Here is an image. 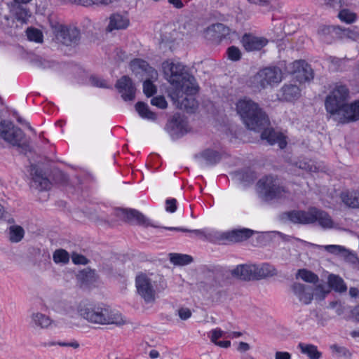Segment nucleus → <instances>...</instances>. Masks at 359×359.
Returning a JSON list of instances; mask_svg holds the SVG:
<instances>
[{"label": "nucleus", "mask_w": 359, "mask_h": 359, "mask_svg": "<svg viewBox=\"0 0 359 359\" xmlns=\"http://www.w3.org/2000/svg\"><path fill=\"white\" fill-rule=\"evenodd\" d=\"M236 109L250 130L260 132L265 126L269 125V120L266 113L257 103L251 100H239L236 104Z\"/></svg>", "instance_id": "1"}, {"label": "nucleus", "mask_w": 359, "mask_h": 359, "mask_svg": "<svg viewBox=\"0 0 359 359\" xmlns=\"http://www.w3.org/2000/svg\"><path fill=\"white\" fill-rule=\"evenodd\" d=\"M79 311L84 319L92 323L118 325L125 323L121 314L114 312L108 306L86 304L81 306Z\"/></svg>", "instance_id": "2"}, {"label": "nucleus", "mask_w": 359, "mask_h": 359, "mask_svg": "<svg viewBox=\"0 0 359 359\" xmlns=\"http://www.w3.org/2000/svg\"><path fill=\"white\" fill-rule=\"evenodd\" d=\"M198 90L199 86L191 74V69L187 66H181V92L185 95H181V110L184 109L188 114L196 111L198 103L194 96Z\"/></svg>", "instance_id": "3"}, {"label": "nucleus", "mask_w": 359, "mask_h": 359, "mask_svg": "<svg viewBox=\"0 0 359 359\" xmlns=\"http://www.w3.org/2000/svg\"><path fill=\"white\" fill-rule=\"evenodd\" d=\"M194 233L196 236L204 238L210 241H221L224 243H239L250 238L255 231L247 228L235 229L227 231H212L206 233L203 230L190 231L187 229L181 228V232Z\"/></svg>", "instance_id": "4"}, {"label": "nucleus", "mask_w": 359, "mask_h": 359, "mask_svg": "<svg viewBox=\"0 0 359 359\" xmlns=\"http://www.w3.org/2000/svg\"><path fill=\"white\" fill-rule=\"evenodd\" d=\"M287 218L294 224H309L316 222L324 229L332 228L333 221L325 211L316 208H310L307 211L292 210L285 212Z\"/></svg>", "instance_id": "5"}, {"label": "nucleus", "mask_w": 359, "mask_h": 359, "mask_svg": "<svg viewBox=\"0 0 359 359\" xmlns=\"http://www.w3.org/2000/svg\"><path fill=\"white\" fill-rule=\"evenodd\" d=\"M260 196L265 201L276 198H286L290 196V191L280 184L278 178L266 176L257 182Z\"/></svg>", "instance_id": "6"}, {"label": "nucleus", "mask_w": 359, "mask_h": 359, "mask_svg": "<svg viewBox=\"0 0 359 359\" xmlns=\"http://www.w3.org/2000/svg\"><path fill=\"white\" fill-rule=\"evenodd\" d=\"M283 79L282 70L277 67H268L260 69L250 79L252 88L261 90L267 86L278 84Z\"/></svg>", "instance_id": "7"}, {"label": "nucleus", "mask_w": 359, "mask_h": 359, "mask_svg": "<svg viewBox=\"0 0 359 359\" xmlns=\"http://www.w3.org/2000/svg\"><path fill=\"white\" fill-rule=\"evenodd\" d=\"M0 137L13 147L24 151L29 150V144L24 141V132L11 121L4 120L0 122Z\"/></svg>", "instance_id": "8"}, {"label": "nucleus", "mask_w": 359, "mask_h": 359, "mask_svg": "<svg viewBox=\"0 0 359 359\" xmlns=\"http://www.w3.org/2000/svg\"><path fill=\"white\" fill-rule=\"evenodd\" d=\"M348 97L349 90L347 86L341 83H336L325 100V105L327 111L331 115H337L346 104Z\"/></svg>", "instance_id": "9"}, {"label": "nucleus", "mask_w": 359, "mask_h": 359, "mask_svg": "<svg viewBox=\"0 0 359 359\" xmlns=\"http://www.w3.org/2000/svg\"><path fill=\"white\" fill-rule=\"evenodd\" d=\"M56 39L65 46H76L81 39L80 30L75 27L59 25L56 34Z\"/></svg>", "instance_id": "10"}, {"label": "nucleus", "mask_w": 359, "mask_h": 359, "mask_svg": "<svg viewBox=\"0 0 359 359\" xmlns=\"http://www.w3.org/2000/svg\"><path fill=\"white\" fill-rule=\"evenodd\" d=\"M138 294L146 303H152L155 300V290L151 280L146 275L140 274L135 279Z\"/></svg>", "instance_id": "11"}, {"label": "nucleus", "mask_w": 359, "mask_h": 359, "mask_svg": "<svg viewBox=\"0 0 359 359\" xmlns=\"http://www.w3.org/2000/svg\"><path fill=\"white\" fill-rule=\"evenodd\" d=\"M162 68L165 79L172 86L173 93L178 97L180 93V66L172 61L167 60L163 62Z\"/></svg>", "instance_id": "12"}, {"label": "nucleus", "mask_w": 359, "mask_h": 359, "mask_svg": "<svg viewBox=\"0 0 359 359\" xmlns=\"http://www.w3.org/2000/svg\"><path fill=\"white\" fill-rule=\"evenodd\" d=\"M115 87L124 101H133L135 100L136 87L129 76H121L117 80Z\"/></svg>", "instance_id": "13"}, {"label": "nucleus", "mask_w": 359, "mask_h": 359, "mask_svg": "<svg viewBox=\"0 0 359 359\" xmlns=\"http://www.w3.org/2000/svg\"><path fill=\"white\" fill-rule=\"evenodd\" d=\"M114 213L116 216L125 222H135L137 224L140 225H149L147 218L141 212L136 210L116 208L114 210Z\"/></svg>", "instance_id": "14"}, {"label": "nucleus", "mask_w": 359, "mask_h": 359, "mask_svg": "<svg viewBox=\"0 0 359 359\" xmlns=\"http://www.w3.org/2000/svg\"><path fill=\"white\" fill-rule=\"evenodd\" d=\"M337 116L341 123H347L359 120V100L351 104H346Z\"/></svg>", "instance_id": "15"}, {"label": "nucleus", "mask_w": 359, "mask_h": 359, "mask_svg": "<svg viewBox=\"0 0 359 359\" xmlns=\"http://www.w3.org/2000/svg\"><path fill=\"white\" fill-rule=\"evenodd\" d=\"M292 74L300 83L310 81L313 78L311 66L304 60H296L292 63Z\"/></svg>", "instance_id": "16"}, {"label": "nucleus", "mask_w": 359, "mask_h": 359, "mask_svg": "<svg viewBox=\"0 0 359 359\" xmlns=\"http://www.w3.org/2000/svg\"><path fill=\"white\" fill-rule=\"evenodd\" d=\"M291 290L299 301L304 304H311L313 299V289L309 285L294 283L291 285Z\"/></svg>", "instance_id": "17"}, {"label": "nucleus", "mask_w": 359, "mask_h": 359, "mask_svg": "<svg viewBox=\"0 0 359 359\" xmlns=\"http://www.w3.org/2000/svg\"><path fill=\"white\" fill-rule=\"evenodd\" d=\"M31 175L32 176L30 183L31 187L40 191L50 189L51 183L50 180L45 177L42 171L38 169L34 165H31Z\"/></svg>", "instance_id": "18"}, {"label": "nucleus", "mask_w": 359, "mask_h": 359, "mask_svg": "<svg viewBox=\"0 0 359 359\" xmlns=\"http://www.w3.org/2000/svg\"><path fill=\"white\" fill-rule=\"evenodd\" d=\"M241 43L247 51H256L264 47L268 41L263 37H257L250 34H245L242 37Z\"/></svg>", "instance_id": "19"}, {"label": "nucleus", "mask_w": 359, "mask_h": 359, "mask_svg": "<svg viewBox=\"0 0 359 359\" xmlns=\"http://www.w3.org/2000/svg\"><path fill=\"white\" fill-rule=\"evenodd\" d=\"M130 69L136 75L145 74L151 79H157V72L153 67H150L147 62L143 60L135 59L131 61Z\"/></svg>", "instance_id": "20"}, {"label": "nucleus", "mask_w": 359, "mask_h": 359, "mask_svg": "<svg viewBox=\"0 0 359 359\" xmlns=\"http://www.w3.org/2000/svg\"><path fill=\"white\" fill-rule=\"evenodd\" d=\"M205 33L210 39L220 41L230 35L231 29L224 24L216 23L209 26Z\"/></svg>", "instance_id": "21"}, {"label": "nucleus", "mask_w": 359, "mask_h": 359, "mask_svg": "<svg viewBox=\"0 0 359 359\" xmlns=\"http://www.w3.org/2000/svg\"><path fill=\"white\" fill-rule=\"evenodd\" d=\"M195 158L201 163H204L207 165H213L219 163L222 158L221 154L211 149H206L203 151L196 154Z\"/></svg>", "instance_id": "22"}, {"label": "nucleus", "mask_w": 359, "mask_h": 359, "mask_svg": "<svg viewBox=\"0 0 359 359\" xmlns=\"http://www.w3.org/2000/svg\"><path fill=\"white\" fill-rule=\"evenodd\" d=\"M340 198L342 203L348 208H359V191L347 189L341 192Z\"/></svg>", "instance_id": "23"}, {"label": "nucleus", "mask_w": 359, "mask_h": 359, "mask_svg": "<svg viewBox=\"0 0 359 359\" xmlns=\"http://www.w3.org/2000/svg\"><path fill=\"white\" fill-rule=\"evenodd\" d=\"M340 29L336 26L323 25L318 30V35L320 39L326 43H331L339 34Z\"/></svg>", "instance_id": "24"}, {"label": "nucleus", "mask_w": 359, "mask_h": 359, "mask_svg": "<svg viewBox=\"0 0 359 359\" xmlns=\"http://www.w3.org/2000/svg\"><path fill=\"white\" fill-rule=\"evenodd\" d=\"M31 322L34 327L40 329H48L54 323L49 316L40 312L33 313L31 315Z\"/></svg>", "instance_id": "25"}, {"label": "nucleus", "mask_w": 359, "mask_h": 359, "mask_svg": "<svg viewBox=\"0 0 359 359\" xmlns=\"http://www.w3.org/2000/svg\"><path fill=\"white\" fill-rule=\"evenodd\" d=\"M165 130L170 135L173 140H177L180 137V114H175L168 119Z\"/></svg>", "instance_id": "26"}, {"label": "nucleus", "mask_w": 359, "mask_h": 359, "mask_svg": "<svg viewBox=\"0 0 359 359\" xmlns=\"http://www.w3.org/2000/svg\"><path fill=\"white\" fill-rule=\"evenodd\" d=\"M254 280H259L277 274L276 269L269 264H263L260 266L254 264Z\"/></svg>", "instance_id": "27"}, {"label": "nucleus", "mask_w": 359, "mask_h": 359, "mask_svg": "<svg viewBox=\"0 0 359 359\" xmlns=\"http://www.w3.org/2000/svg\"><path fill=\"white\" fill-rule=\"evenodd\" d=\"M254 264L238 266L232 271V275L244 280H254Z\"/></svg>", "instance_id": "28"}, {"label": "nucleus", "mask_w": 359, "mask_h": 359, "mask_svg": "<svg viewBox=\"0 0 359 359\" xmlns=\"http://www.w3.org/2000/svg\"><path fill=\"white\" fill-rule=\"evenodd\" d=\"M128 19L123 18L119 14H113L109 18V23L107 27V31L112 32L115 29H126L128 25Z\"/></svg>", "instance_id": "29"}, {"label": "nucleus", "mask_w": 359, "mask_h": 359, "mask_svg": "<svg viewBox=\"0 0 359 359\" xmlns=\"http://www.w3.org/2000/svg\"><path fill=\"white\" fill-rule=\"evenodd\" d=\"M283 98L287 101H292L299 97L300 90L296 85L285 84L281 88Z\"/></svg>", "instance_id": "30"}, {"label": "nucleus", "mask_w": 359, "mask_h": 359, "mask_svg": "<svg viewBox=\"0 0 359 359\" xmlns=\"http://www.w3.org/2000/svg\"><path fill=\"white\" fill-rule=\"evenodd\" d=\"M298 348L302 353L306 354L310 359H320L322 356L321 352H320L317 346L313 344L299 343Z\"/></svg>", "instance_id": "31"}, {"label": "nucleus", "mask_w": 359, "mask_h": 359, "mask_svg": "<svg viewBox=\"0 0 359 359\" xmlns=\"http://www.w3.org/2000/svg\"><path fill=\"white\" fill-rule=\"evenodd\" d=\"M135 110L139 115L143 118L149 120H155L156 115L155 113L149 110L148 105L143 102H138L135 104Z\"/></svg>", "instance_id": "32"}, {"label": "nucleus", "mask_w": 359, "mask_h": 359, "mask_svg": "<svg viewBox=\"0 0 359 359\" xmlns=\"http://www.w3.org/2000/svg\"><path fill=\"white\" fill-rule=\"evenodd\" d=\"M265 126L261 131V138L266 140L270 144H274L281 137V134L276 133L272 128Z\"/></svg>", "instance_id": "33"}, {"label": "nucleus", "mask_w": 359, "mask_h": 359, "mask_svg": "<svg viewBox=\"0 0 359 359\" xmlns=\"http://www.w3.org/2000/svg\"><path fill=\"white\" fill-rule=\"evenodd\" d=\"M328 283L330 287L338 292H345L347 289L343 279L337 275H330Z\"/></svg>", "instance_id": "34"}, {"label": "nucleus", "mask_w": 359, "mask_h": 359, "mask_svg": "<svg viewBox=\"0 0 359 359\" xmlns=\"http://www.w3.org/2000/svg\"><path fill=\"white\" fill-rule=\"evenodd\" d=\"M296 278H301L305 282L314 284L319 280L318 276L316 273L305 269L298 270Z\"/></svg>", "instance_id": "35"}, {"label": "nucleus", "mask_w": 359, "mask_h": 359, "mask_svg": "<svg viewBox=\"0 0 359 359\" xmlns=\"http://www.w3.org/2000/svg\"><path fill=\"white\" fill-rule=\"evenodd\" d=\"M296 166L299 169L304 170L311 172H316L318 170V167L315 162L311 159H303L296 163Z\"/></svg>", "instance_id": "36"}, {"label": "nucleus", "mask_w": 359, "mask_h": 359, "mask_svg": "<svg viewBox=\"0 0 359 359\" xmlns=\"http://www.w3.org/2000/svg\"><path fill=\"white\" fill-rule=\"evenodd\" d=\"M319 248L325 249L327 252L335 255H339L342 257L344 253H346V248L342 245H317Z\"/></svg>", "instance_id": "37"}, {"label": "nucleus", "mask_w": 359, "mask_h": 359, "mask_svg": "<svg viewBox=\"0 0 359 359\" xmlns=\"http://www.w3.org/2000/svg\"><path fill=\"white\" fill-rule=\"evenodd\" d=\"M15 15L18 21L26 23L28 18L31 16V12L29 9L18 5L15 9Z\"/></svg>", "instance_id": "38"}, {"label": "nucleus", "mask_w": 359, "mask_h": 359, "mask_svg": "<svg viewBox=\"0 0 359 359\" xmlns=\"http://www.w3.org/2000/svg\"><path fill=\"white\" fill-rule=\"evenodd\" d=\"M24 229L20 226H11L10 227V240L12 242H19L24 236Z\"/></svg>", "instance_id": "39"}, {"label": "nucleus", "mask_w": 359, "mask_h": 359, "mask_svg": "<svg viewBox=\"0 0 359 359\" xmlns=\"http://www.w3.org/2000/svg\"><path fill=\"white\" fill-rule=\"evenodd\" d=\"M327 61L330 62L329 68L334 72L342 70L346 62L344 59H340L332 56H330L327 58Z\"/></svg>", "instance_id": "40"}, {"label": "nucleus", "mask_w": 359, "mask_h": 359, "mask_svg": "<svg viewBox=\"0 0 359 359\" xmlns=\"http://www.w3.org/2000/svg\"><path fill=\"white\" fill-rule=\"evenodd\" d=\"M330 350L332 354L338 358H349L351 355L348 348L344 346H339L338 344L331 345Z\"/></svg>", "instance_id": "41"}, {"label": "nucleus", "mask_w": 359, "mask_h": 359, "mask_svg": "<svg viewBox=\"0 0 359 359\" xmlns=\"http://www.w3.org/2000/svg\"><path fill=\"white\" fill-rule=\"evenodd\" d=\"M313 297L317 300H323L325 298L327 294L330 292L329 287L325 284H318L314 289Z\"/></svg>", "instance_id": "42"}, {"label": "nucleus", "mask_w": 359, "mask_h": 359, "mask_svg": "<svg viewBox=\"0 0 359 359\" xmlns=\"http://www.w3.org/2000/svg\"><path fill=\"white\" fill-rule=\"evenodd\" d=\"M339 19L346 23H352L357 19L355 13L350 11L348 9H342L338 15Z\"/></svg>", "instance_id": "43"}, {"label": "nucleus", "mask_w": 359, "mask_h": 359, "mask_svg": "<svg viewBox=\"0 0 359 359\" xmlns=\"http://www.w3.org/2000/svg\"><path fill=\"white\" fill-rule=\"evenodd\" d=\"M53 259L55 263H67L69 260V257L66 250L59 249L54 252Z\"/></svg>", "instance_id": "44"}, {"label": "nucleus", "mask_w": 359, "mask_h": 359, "mask_svg": "<svg viewBox=\"0 0 359 359\" xmlns=\"http://www.w3.org/2000/svg\"><path fill=\"white\" fill-rule=\"evenodd\" d=\"M27 36L29 41L36 43H41L43 41L42 32L35 28H28L27 30Z\"/></svg>", "instance_id": "45"}, {"label": "nucleus", "mask_w": 359, "mask_h": 359, "mask_svg": "<svg viewBox=\"0 0 359 359\" xmlns=\"http://www.w3.org/2000/svg\"><path fill=\"white\" fill-rule=\"evenodd\" d=\"M151 78L149 77L143 83V92L147 97H151L156 93V87L154 85L151 81Z\"/></svg>", "instance_id": "46"}, {"label": "nucleus", "mask_w": 359, "mask_h": 359, "mask_svg": "<svg viewBox=\"0 0 359 359\" xmlns=\"http://www.w3.org/2000/svg\"><path fill=\"white\" fill-rule=\"evenodd\" d=\"M226 53L229 59L232 61H238L241 58V52L240 49L234 46L228 48Z\"/></svg>", "instance_id": "47"}, {"label": "nucleus", "mask_w": 359, "mask_h": 359, "mask_svg": "<svg viewBox=\"0 0 359 359\" xmlns=\"http://www.w3.org/2000/svg\"><path fill=\"white\" fill-rule=\"evenodd\" d=\"M90 82L91 85L95 87H100L104 88H109V86L107 85V81L104 79L95 76H92L90 78Z\"/></svg>", "instance_id": "48"}, {"label": "nucleus", "mask_w": 359, "mask_h": 359, "mask_svg": "<svg viewBox=\"0 0 359 359\" xmlns=\"http://www.w3.org/2000/svg\"><path fill=\"white\" fill-rule=\"evenodd\" d=\"M208 337L210 339V341L212 342V343H216L217 341V339L221 338V337H223L224 336V332H223L221 329L219 328H216V329H214V330H212L209 333H208Z\"/></svg>", "instance_id": "49"}, {"label": "nucleus", "mask_w": 359, "mask_h": 359, "mask_svg": "<svg viewBox=\"0 0 359 359\" xmlns=\"http://www.w3.org/2000/svg\"><path fill=\"white\" fill-rule=\"evenodd\" d=\"M344 34L352 40H357L359 39V28L354 27L351 29H344Z\"/></svg>", "instance_id": "50"}, {"label": "nucleus", "mask_w": 359, "mask_h": 359, "mask_svg": "<svg viewBox=\"0 0 359 359\" xmlns=\"http://www.w3.org/2000/svg\"><path fill=\"white\" fill-rule=\"evenodd\" d=\"M151 104L160 109H165L167 107V102L163 96L153 97L151 100Z\"/></svg>", "instance_id": "51"}, {"label": "nucleus", "mask_w": 359, "mask_h": 359, "mask_svg": "<svg viewBox=\"0 0 359 359\" xmlns=\"http://www.w3.org/2000/svg\"><path fill=\"white\" fill-rule=\"evenodd\" d=\"M177 209V201L175 198H169L165 201V210L168 212H175Z\"/></svg>", "instance_id": "52"}, {"label": "nucleus", "mask_w": 359, "mask_h": 359, "mask_svg": "<svg viewBox=\"0 0 359 359\" xmlns=\"http://www.w3.org/2000/svg\"><path fill=\"white\" fill-rule=\"evenodd\" d=\"M342 257L347 262L355 264L358 262L357 256L348 250L346 249V253H344Z\"/></svg>", "instance_id": "53"}, {"label": "nucleus", "mask_w": 359, "mask_h": 359, "mask_svg": "<svg viewBox=\"0 0 359 359\" xmlns=\"http://www.w3.org/2000/svg\"><path fill=\"white\" fill-rule=\"evenodd\" d=\"M56 344H57L60 346L72 347L74 348H77L79 347V344L75 340H74L71 342H68V343H66V342H57V343L52 342V343H50V346H54Z\"/></svg>", "instance_id": "54"}, {"label": "nucleus", "mask_w": 359, "mask_h": 359, "mask_svg": "<svg viewBox=\"0 0 359 359\" xmlns=\"http://www.w3.org/2000/svg\"><path fill=\"white\" fill-rule=\"evenodd\" d=\"M292 356L287 351H276L275 353V359H291Z\"/></svg>", "instance_id": "55"}, {"label": "nucleus", "mask_w": 359, "mask_h": 359, "mask_svg": "<svg viewBox=\"0 0 359 359\" xmlns=\"http://www.w3.org/2000/svg\"><path fill=\"white\" fill-rule=\"evenodd\" d=\"M193 261L194 259L191 255L181 254V266L189 264Z\"/></svg>", "instance_id": "56"}, {"label": "nucleus", "mask_w": 359, "mask_h": 359, "mask_svg": "<svg viewBox=\"0 0 359 359\" xmlns=\"http://www.w3.org/2000/svg\"><path fill=\"white\" fill-rule=\"evenodd\" d=\"M72 260L75 264H86L87 263V259L83 255H74L72 257Z\"/></svg>", "instance_id": "57"}, {"label": "nucleus", "mask_w": 359, "mask_h": 359, "mask_svg": "<svg viewBox=\"0 0 359 359\" xmlns=\"http://www.w3.org/2000/svg\"><path fill=\"white\" fill-rule=\"evenodd\" d=\"M249 3L261 6H266L269 5L272 0H247Z\"/></svg>", "instance_id": "58"}, {"label": "nucleus", "mask_w": 359, "mask_h": 359, "mask_svg": "<svg viewBox=\"0 0 359 359\" xmlns=\"http://www.w3.org/2000/svg\"><path fill=\"white\" fill-rule=\"evenodd\" d=\"M191 316V311L187 308H181V320H187Z\"/></svg>", "instance_id": "59"}, {"label": "nucleus", "mask_w": 359, "mask_h": 359, "mask_svg": "<svg viewBox=\"0 0 359 359\" xmlns=\"http://www.w3.org/2000/svg\"><path fill=\"white\" fill-rule=\"evenodd\" d=\"M89 6L95 5H108L112 2L113 0H89Z\"/></svg>", "instance_id": "60"}, {"label": "nucleus", "mask_w": 359, "mask_h": 359, "mask_svg": "<svg viewBox=\"0 0 359 359\" xmlns=\"http://www.w3.org/2000/svg\"><path fill=\"white\" fill-rule=\"evenodd\" d=\"M170 260L175 265H180V254L177 253H170L169 255Z\"/></svg>", "instance_id": "61"}, {"label": "nucleus", "mask_w": 359, "mask_h": 359, "mask_svg": "<svg viewBox=\"0 0 359 359\" xmlns=\"http://www.w3.org/2000/svg\"><path fill=\"white\" fill-rule=\"evenodd\" d=\"M250 345L246 342H240L238 347V351L240 352H246L248 350H250Z\"/></svg>", "instance_id": "62"}, {"label": "nucleus", "mask_w": 359, "mask_h": 359, "mask_svg": "<svg viewBox=\"0 0 359 359\" xmlns=\"http://www.w3.org/2000/svg\"><path fill=\"white\" fill-rule=\"evenodd\" d=\"M341 0H324L325 4L330 7H336L341 5Z\"/></svg>", "instance_id": "63"}, {"label": "nucleus", "mask_w": 359, "mask_h": 359, "mask_svg": "<svg viewBox=\"0 0 359 359\" xmlns=\"http://www.w3.org/2000/svg\"><path fill=\"white\" fill-rule=\"evenodd\" d=\"M351 315L355 320L359 322V304L353 309L351 311Z\"/></svg>", "instance_id": "64"}]
</instances>
